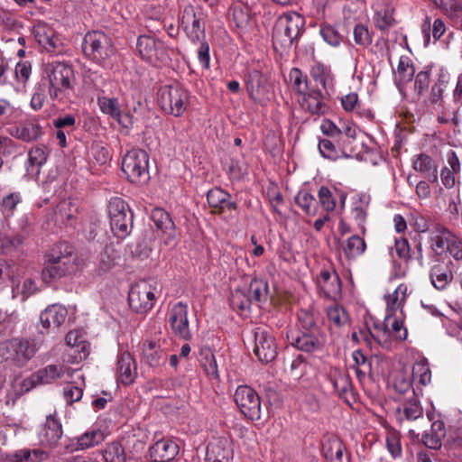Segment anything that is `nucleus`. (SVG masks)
Instances as JSON below:
<instances>
[{"mask_svg": "<svg viewBox=\"0 0 462 462\" xmlns=\"http://www.w3.org/2000/svg\"><path fill=\"white\" fill-rule=\"evenodd\" d=\"M79 260L73 247L65 243L55 245L47 255V263L42 271L45 282L70 275L78 272Z\"/></svg>", "mask_w": 462, "mask_h": 462, "instance_id": "1", "label": "nucleus"}, {"mask_svg": "<svg viewBox=\"0 0 462 462\" xmlns=\"http://www.w3.org/2000/svg\"><path fill=\"white\" fill-rule=\"evenodd\" d=\"M43 79L48 80L49 94L53 100L69 99L74 92V71L66 63H47L44 66Z\"/></svg>", "mask_w": 462, "mask_h": 462, "instance_id": "2", "label": "nucleus"}, {"mask_svg": "<svg viewBox=\"0 0 462 462\" xmlns=\"http://www.w3.org/2000/svg\"><path fill=\"white\" fill-rule=\"evenodd\" d=\"M304 25V17L296 12H288L280 15L273 30L274 48L289 49L303 32Z\"/></svg>", "mask_w": 462, "mask_h": 462, "instance_id": "3", "label": "nucleus"}, {"mask_svg": "<svg viewBox=\"0 0 462 462\" xmlns=\"http://www.w3.org/2000/svg\"><path fill=\"white\" fill-rule=\"evenodd\" d=\"M430 247L436 255L448 254L454 260H462V239L443 226L430 233Z\"/></svg>", "mask_w": 462, "mask_h": 462, "instance_id": "4", "label": "nucleus"}, {"mask_svg": "<svg viewBox=\"0 0 462 462\" xmlns=\"http://www.w3.org/2000/svg\"><path fill=\"white\" fill-rule=\"evenodd\" d=\"M84 54L97 64H102L115 52L112 40L100 31L88 32L82 42Z\"/></svg>", "mask_w": 462, "mask_h": 462, "instance_id": "5", "label": "nucleus"}, {"mask_svg": "<svg viewBox=\"0 0 462 462\" xmlns=\"http://www.w3.org/2000/svg\"><path fill=\"white\" fill-rule=\"evenodd\" d=\"M122 171L127 179L136 184H143L150 178L149 156L142 149H133L124 156Z\"/></svg>", "mask_w": 462, "mask_h": 462, "instance_id": "6", "label": "nucleus"}, {"mask_svg": "<svg viewBox=\"0 0 462 462\" xmlns=\"http://www.w3.org/2000/svg\"><path fill=\"white\" fill-rule=\"evenodd\" d=\"M111 230L118 238L126 237L132 230L134 217L125 200L113 198L108 204Z\"/></svg>", "mask_w": 462, "mask_h": 462, "instance_id": "7", "label": "nucleus"}, {"mask_svg": "<svg viewBox=\"0 0 462 462\" xmlns=\"http://www.w3.org/2000/svg\"><path fill=\"white\" fill-rule=\"evenodd\" d=\"M159 104L167 113L180 116L188 107L189 94L180 85L164 86L159 91Z\"/></svg>", "mask_w": 462, "mask_h": 462, "instance_id": "8", "label": "nucleus"}, {"mask_svg": "<svg viewBox=\"0 0 462 462\" xmlns=\"http://www.w3.org/2000/svg\"><path fill=\"white\" fill-rule=\"evenodd\" d=\"M37 352L35 344L26 339L14 338L0 343V356L22 366Z\"/></svg>", "mask_w": 462, "mask_h": 462, "instance_id": "9", "label": "nucleus"}, {"mask_svg": "<svg viewBox=\"0 0 462 462\" xmlns=\"http://www.w3.org/2000/svg\"><path fill=\"white\" fill-rule=\"evenodd\" d=\"M286 337L291 346L306 353L320 352L326 345V336L320 328L310 331L290 330Z\"/></svg>", "mask_w": 462, "mask_h": 462, "instance_id": "10", "label": "nucleus"}, {"mask_svg": "<svg viewBox=\"0 0 462 462\" xmlns=\"http://www.w3.org/2000/svg\"><path fill=\"white\" fill-rule=\"evenodd\" d=\"M159 292L156 285L147 281H140L129 291V304L136 312H146L152 308Z\"/></svg>", "mask_w": 462, "mask_h": 462, "instance_id": "11", "label": "nucleus"}, {"mask_svg": "<svg viewBox=\"0 0 462 462\" xmlns=\"http://www.w3.org/2000/svg\"><path fill=\"white\" fill-rule=\"evenodd\" d=\"M234 401L247 419L257 420L261 418V399L252 387L239 385L235 391Z\"/></svg>", "mask_w": 462, "mask_h": 462, "instance_id": "12", "label": "nucleus"}, {"mask_svg": "<svg viewBox=\"0 0 462 462\" xmlns=\"http://www.w3.org/2000/svg\"><path fill=\"white\" fill-rule=\"evenodd\" d=\"M136 47L142 59L153 65L163 62L168 58L163 42L152 36L141 35Z\"/></svg>", "mask_w": 462, "mask_h": 462, "instance_id": "13", "label": "nucleus"}, {"mask_svg": "<svg viewBox=\"0 0 462 462\" xmlns=\"http://www.w3.org/2000/svg\"><path fill=\"white\" fill-rule=\"evenodd\" d=\"M233 457V442L229 436L214 437L207 445L206 462H231Z\"/></svg>", "mask_w": 462, "mask_h": 462, "instance_id": "14", "label": "nucleus"}, {"mask_svg": "<svg viewBox=\"0 0 462 462\" xmlns=\"http://www.w3.org/2000/svg\"><path fill=\"white\" fill-rule=\"evenodd\" d=\"M254 353L262 362H271L276 356L274 337L266 330L257 328L254 333Z\"/></svg>", "mask_w": 462, "mask_h": 462, "instance_id": "15", "label": "nucleus"}, {"mask_svg": "<svg viewBox=\"0 0 462 462\" xmlns=\"http://www.w3.org/2000/svg\"><path fill=\"white\" fill-rule=\"evenodd\" d=\"M77 370L63 365H50L34 373L33 380L38 381L39 384L51 383L57 379L69 382Z\"/></svg>", "mask_w": 462, "mask_h": 462, "instance_id": "16", "label": "nucleus"}, {"mask_svg": "<svg viewBox=\"0 0 462 462\" xmlns=\"http://www.w3.org/2000/svg\"><path fill=\"white\" fill-rule=\"evenodd\" d=\"M169 322L175 334L183 339L190 338L188 321V307L181 302L175 304L169 313Z\"/></svg>", "mask_w": 462, "mask_h": 462, "instance_id": "17", "label": "nucleus"}, {"mask_svg": "<svg viewBox=\"0 0 462 462\" xmlns=\"http://www.w3.org/2000/svg\"><path fill=\"white\" fill-rule=\"evenodd\" d=\"M180 26L192 42L199 41L204 32V27L200 23V19L197 16L194 7L191 5H186L184 6L180 14Z\"/></svg>", "mask_w": 462, "mask_h": 462, "instance_id": "18", "label": "nucleus"}, {"mask_svg": "<svg viewBox=\"0 0 462 462\" xmlns=\"http://www.w3.org/2000/svg\"><path fill=\"white\" fill-rule=\"evenodd\" d=\"M97 105L103 114L116 119L122 126L128 128L132 125V117L127 114L122 113L116 97H98Z\"/></svg>", "mask_w": 462, "mask_h": 462, "instance_id": "19", "label": "nucleus"}, {"mask_svg": "<svg viewBox=\"0 0 462 462\" xmlns=\"http://www.w3.org/2000/svg\"><path fill=\"white\" fill-rule=\"evenodd\" d=\"M68 316L67 309L60 304L48 306L40 315V322L42 328L54 331L59 328Z\"/></svg>", "mask_w": 462, "mask_h": 462, "instance_id": "20", "label": "nucleus"}, {"mask_svg": "<svg viewBox=\"0 0 462 462\" xmlns=\"http://www.w3.org/2000/svg\"><path fill=\"white\" fill-rule=\"evenodd\" d=\"M170 351V343L166 340L146 341L143 347V357L151 366H158L161 363L165 362Z\"/></svg>", "mask_w": 462, "mask_h": 462, "instance_id": "21", "label": "nucleus"}, {"mask_svg": "<svg viewBox=\"0 0 462 462\" xmlns=\"http://www.w3.org/2000/svg\"><path fill=\"white\" fill-rule=\"evenodd\" d=\"M372 9L373 21L376 28L384 31L393 25V8L389 0H374Z\"/></svg>", "mask_w": 462, "mask_h": 462, "instance_id": "22", "label": "nucleus"}, {"mask_svg": "<svg viewBox=\"0 0 462 462\" xmlns=\"http://www.w3.org/2000/svg\"><path fill=\"white\" fill-rule=\"evenodd\" d=\"M408 285L405 283L399 284L392 293L384 296L386 303L385 315H396L401 317L405 315L403 307L409 295Z\"/></svg>", "mask_w": 462, "mask_h": 462, "instance_id": "23", "label": "nucleus"}, {"mask_svg": "<svg viewBox=\"0 0 462 462\" xmlns=\"http://www.w3.org/2000/svg\"><path fill=\"white\" fill-rule=\"evenodd\" d=\"M33 34L39 44L47 51H60L61 41L51 26L45 23H38L33 27Z\"/></svg>", "mask_w": 462, "mask_h": 462, "instance_id": "24", "label": "nucleus"}, {"mask_svg": "<svg viewBox=\"0 0 462 462\" xmlns=\"http://www.w3.org/2000/svg\"><path fill=\"white\" fill-rule=\"evenodd\" d=\"M65 342L72 351V353L69 354L72 356V363H79L88 355L89 345L85 340L84 335L80 330L75 329L69 331L65 337Z\"/></svg>", "mask_w": 462, "mask_h": 462, "instance_id": "25", "label": "nucleus"}, {"mask_svg": "<svg viewBox=\"0 0 462 462\" xmlns=\"http://www.w3.org/2000/svg\"><path fill=\"white\" fill-rule=\"evenodd\" d=\"M152 219L161 232L164 244L171 245L175 238V226L170 215L162 208H155L152 213Z\"/></svg>", "mask_w": 462, "mask_h": 462, "instance_id": "26", "label": "nucleus"}, {"mask_svg": "<svg viewBox=\"0 0 462 462\" xmlns=\"http://www.w3.org/2000/svg\"><path fill=\"white\" fill-rule=\"evenodd\" d=\"M353 339L356 341L364 340L368 345L371 344V340L374 339L383 347L390 346V330L383 324H374L373 328L367 330H360L359 333L353 334Z\"/></svg>", "mask_w": 462, "mask_h": 462, "instance_id": "27", "label": "nucleus"}, {"mask_svg": "<svg viewBox=\"0 0 462 462\" xmlns=\"http://www.w3.org/2000/svg\"><path fill=\"white\" fill-rule=\"evenodd\" d=\"M179 447L171 439L158 440L150 449L153 462H170L178 455Z\"/></svg>", "mask_w": 462, "mask_h": 462, "instance_id": "28", "label": "nucleus"}, {"mask_svg": "<svg viewBox=\"0 0 462 462\" xmlns=\"http://www.w3.org/2000/svg\"><path fill=\"white\" fill-rule=\"evenodd\" d=\"M317 285L327 297L336 298L340 294L341 283L334 271L322 270L317 276Z\"/></svg>", "mask_w": 462, "mask_h": 462, "instance_id": "29", "label": "nucleus"}, {"mask_svg": "<svg viewBox=\"0 0 462 462\" xmlns=\"http://www.w3.org/2000/svg\"><path fill=\"white\" fill-rule=\"evenodd\" d=\"M136 367L132 356L128 352L123 353L116 364V380L125 385L132 383L135 378Z\"/></svg>", "mask_w": 462, "mask_h": 462, "instance_id": "30", "label": "nucleus"}, {"mask_svg": "<svg viewBox=\"0 0 462 462\" xmlns=\"http://www.w3.org/2000/svg\"><path fill=\"white\" fill-rule=\"evenodd\" d=\"M230 195L219 188H215L208 191L207 199L210 208L216 213H223L226 210L232 211L236 209V204L229 200Z\"/></svg>", "mask_w": 462, "mask_h": 462, "instance_id": "31", "label": "nucleus"}, {"mask_svg": "<svg viewBox=\"0 0 462 462\" xmlns=\"http://www.w3.org/2000/svg\"><path fill=\"white\" fill-rule=\"evenodd\" d=\"M461 163L458 156L454 151L447 153V166L440 171V180L447 189L454 188L456 184V175L459 174Z\"/></svg>", "mask_w": 462, "mask_h": 462, "instance_id": "32", "label": "nucleus"}, {"mask_svg": "<svg viewBox=\"0 0 462 462\" xmlns=\"http://www.w3.org/2000/svg\"><path fill=\"white\" fill-rule=\"evenodd\" d=\"M246 89L249 97L254 102L262 103L267 97L268 88L265 79L258 71L249 74Z\"/></svg>", "mask_w": 462, "mask_h": 462, "instance_id": "33", "label": "nucleus"}, {"mask_svg": "<svg viewBox=\"0 0 462 462\" xmlns=\"http://www.w3.org/2000/svg\"><path fill=\"white\" fill-rule=\"evenodd\" d=\"M300 106L313 115L324 114L327 105L320 91H307L299 98Z\"/></svg>", "mask_w": 462, "mask_h": 462, "instance_id": "34", "label": "nucleus"}, {"mask_svg": "<svg viewBox=\"0 0 462 462\" xmlns=\"http://www.w3.org/2000/svg\"><path fill=\"white\" fill-rule=\"evenodd\" d=\"M344 450L342 441L336 437L328 438L322 444V452L328 462H347Z\"/></svg>", "mask_w": 462, "mask_h": 462, "instance_id": "35", "label": "nucleus"}, {"mask_svg": "<svg viewBox=\"0 0 462 462\" xmlns=\"http://www.w3.org/2000/svg\"><path fill=\"white\" fill-rule=\"evenodd\" d=\"M42 127L34 121L29 120L15 126L11 134L23 142H32L42 135Z\"/></svg>", "mask_w": 462, "mask_h": 462, "instance_id": "36", "label": "nucleus"}, {"mask_svg": "<svg viewBox=\"0 0 462 462\" xmlns=\"http://www.w3.org/2000/svg\"><path fill=\"white\" fill-rule=\"evenodd\" d=\"M61 436V424L53 416H48L45 425L40 433L42 443L52 446L58 442Z\"/></svg>", "mask_w": 462, "mask_h": 462, "instance_id": "37", "label": "nucleus"}, {"mask_svg": "<svg viewBox=\"0 0 462 462\" xmlns=\"http://www.w3.org/2000/svg\"><path fill=\"white\" fill-rule=\"evenodd\" d=\"M446 436L444 423L440 420L432 422L430 430L422 436L423 444L432 449H438L442 445V439Z\"/></svg>", "mask_w": 462, "mask_h": 462, "instance_id": "38", "label": "nucleus"}, {"mask_svg": "<svg viewBox=\"0 0 462 462\" xmlns=\"http://www.w3.org/2000/svg\"><path fill=\"white\" fill-rule=\"evenodd\" d=\"M310 76L317 83H319L325 90H328L334 86V76L331 69L320 62H316L310 69Z\"/></svg>", "mask_w": 462, "mask_h": 462, "instance_id": "39", "label": "nucleus"}, {"mask_svg": "<svg viewBox=\"0 0 462 462\" xmlns=\"http://www.w3.org/2000/svg\"><path fill=\"white\" fill-rule=\"evenodd\" d=\"M199 362L209 380H219L217 360L210 348H201L199 353Z\"/></svg>", "mask_w": 462, "mask_h": 462, "instance_id": "40", "label": "nucleus"}, {"mask_svg": "<svg viewBox=\"0 0 462 462\" xmlns=\"http://www.w3.org/2000/svg\"><path fill=\"white\" fill-rule=\"evenodd\" d=\"M405 315L401 317L396 315H385L384 327L390 330V337H393L396 340H405L408 336L406 328L403 326Z\"/></svg>", "mask_w": 462, "mask_h": 462, "instance_id": "41", "label": "nucleus"}, {"mask_svg": "<svg viewBox=\"0 0 462 462\" xmlns=\"http://www.w3.org/2000/svg\"><path fill=\"white\" fill-rule=\"evenodd\" d=\"M230 302L232 308L241 313L249 310L253 301L247 287L235 289L231 293Z\"/></svg>", "mask_w": 462, "mask_h": 462, "instance_id": "42", "label": "nucleus"}, {"mask_svg": "<svg viewBox=\"0 0 462 462\" xmlns=\"http://www.w3.org/2000/svg\"><path fill=\"white\" fill-rule=\"evenodd\" d=\"M105 438V433L100 429L87 431L78 438V448L79 449L89 448L103 442Z\"/></svg>", "mask_w": 462, "mask_h": 462, "instance_id": "43", "label": "nucleus"}, {"mask_svg": "<svg viewBox=\"0 0 462 462\" xmlns=\"http://www.w3.org/2000/svg\"><path fill=\"white\" fill-rule=\"evenodd\" d=\"M411 377L418 379L419 383L425 386L431 381V372L428 360L424 357L419 358L412 366Z\"/></svg>", "mask_w": 462, "mask_h": 462, "instance_id": "44", "label": "nucleus"}, {"mask_svg": "<svg viewBox=\"0 0 462 462\" xmlns=\"http://www.w3.org/2000/svg\"><path fill=\"white\" fill-rule=\"evenodd\" d=\"M393 386L399 393H410V396L415 394L412 389V377L408 371L398 372L393 378Z\"/></svg>", "mask_w": 462, "mask_h": 462, "instance_id": "45", "label": "nucleus"}, {"mask_svg": "<svg viewBox=\"0 0 462 462\" xmlns=\"http://www.w3.org/2000/svg\"><path fill=\"white\" fill-rule=\"evenodd\" d=\"M338 145L340 149H337L331 141L323 139L319 143V151L324 158L335 161L344 154L343 150L346 149V143L342 141Z\"/></svg>", "mask_w": 462, "mask_h": 462, "instance_id": "46", "label": "nucleus"}, {"mask_svg": "<svg viewBox=\"0 0 462 462\" xmlns=\"http://www.w3.org/2000/svg\"><path fill=\"white\" fill-rule=\"evenodd\" d=\"M247 291L253 302L265 301L268 295V283L263 279L254 278L251 280Z\"/></svg>", "mask_w": 462, "mask_h": 462, "instance_id": "47", "label": "nucleus"}, {"mask_svg": "<svg viewBox=\"0 0 462 462\" xmlns=\"http://www.w3.org/2000/svg\"><path fill=\"white\" fill-rule=\"evenodd\" d=\"M398 412H402L407 420H412L422 415V408L416 395L409 396L402 407L398 408Z\"/></svg>", "mask_w": 462, "mask_h": 462, "instance_id": "48", "label": "nucleus"}, {"mask_svg": "<svg viewBox=\"0 0 462 462\" xmlns=\"http://www.w3.org/2000/svg\"><path fill=\"white\" fill-rule=\"evenodd\" d=\"M366 248L365 242L359 236L355 235L346 240L343 250L346 255L349 258H354L361 255Z\"/></svg>", "mask_w": 462, "mask_h": 462, "instance_id": "49", "label": "nucleus"}, {"mask_svg": "<svg viewBox=\"0 0 462 462\" xmlns=\"http://www.w3.org/2000/svg\"><path fill=\"white\" fill-rule=\"evenodd\" d=\"M368 201L359 199L354 202L351 215L360 228L362 234L365 233V222L367 217Z\"/></svg>", "mask_w": 462, "mask_h": 462, "instance_id": "50", "label": "nucleus"}, {"mask_svg": "<svg viewBox=\"0 0 462 462\" xmlns=\"http://www.w3.org/2000/svg\"><path fill=\"white\" fill-rule=\"evenodd\" d=\"M453 275L450 272L443 270L439 265H435L430 271L432 285L438 290H443L452 281Z\"/></svg>", "mask_w": 462, "mask_h": 462, "instance_id": "51", "label": "nucleus"}, {"mask_svg": "<svg viewBox=\"0 0 462 462\" xmlns=\"http://www.w3.org/2000/svg\"><path fill=\"white\" fill-rule=\"evenodd\" d=\"M20 116V109L5 98H0V125L11 124Z\"/></svg>", "mask_w": 462, "mask_h": 462, "instance_id": "52", "label": "nucleus"}, {"mask_svg": "<svg viewBox=\"0 0 462 462\" xmlns=\"http://www.w3.org/2000/svg\"><path fill=\"white\" fill-rule=\"evenodd\" d=\"M415 171L432 176L433 181L437 180V169L431 157L426 154L419 155L413 163Z\"/></svg>", "mask_w": 462, "mask_h": 462, "instance_id": "53", "label": "nucleus"}, {"mask_svg": "<svg viewBox=\"0 0 462 462\" xmlns=\"http://www.w3.org/2000/svg\"><path fill=\"white\" fill-rule=\"evenodd\" d=\"M289 80L292 88L300 95L305 94L309 90L308 78L299 69L293 68L289 73Z\"/></svg>", "mask_w": 462, "mask_h": 462, "instance_id": "54", "label": "nucleus"}, {"mask_svg": "<svg viewBox=\"0 0 462 462\" xmlns=\"http://www.w3.org/2000/svg\"><path fill=\"white\" fill-rule=\"evenodd\" d=\"M295 201L299 207L302 208V210L310 215L314 216L317 212V203L315 198L306 190L300 191L296 198Z\"/></svg>", "mask_w": 462, "mask_h": 462, "instance_id": "55", "label": "nucleus"}, {"mask_svg": "<svg viewBox=\"0 0 462 462\" xmlns=\"http://www.w3.org/2000/svg\"><path fill=\"white\" fill-rule=\"evenodd\" d=\"M415 69L411 60L406 56H402L399 60L396 75L402 83L411 81L414 76Z\"/></svg>", "mask_w": 462, "mask_h": 462, "instance_id": "56", "label": "nucleus"}, {"mask_svg": "<svg viewBox=\"0 0 462 462\" xmlns=\"http://www.w3.org/2000/svg\"><path fill=\"white\" fill-rule=\"evenodd\" d=\"M232 17L236 27L245 28L250 21L249 9L243 3H236L232 7Z\"/></svg>", "mask_w": 462, "mask_h": 462, "instance_id": "57", "label": "nucleus"}, {"mask_svg": "<svg viewBox=\"0 0 462 462\" xmlns=\"http://www.w3.org/2000/svg\"><path fill=\"white\" fill-rule=\"evenodd\" d=\"M327 314L329 322L337 328L346 325L349 321L348 314L343 307L338 305L329 307Z\"/></svg>", "mask_w": 462, "mask_h": 462, "instance_id": "58", "label": "nucleus"}, {"mask_svg": "<svg viewBox=\"0 0 462 462\" xmlns=\"http://www.w3.org/2000/svg\"><path fill=\"white\" fill-rule=\"evenodd\" d=\"M104 459L106 462H125V453L121 446L117 442H113L107 445L104 451Z\"/></svg>", "mask_w": 462, "mask_h": 462, "instance_id": "59", "label": "nucleus"}, {"mask_svg": "<svg viewBox=\"0 0 462 462\" xmlns=\"http://www.w3.org/2000/svg\"><path fill=\"white\" fill-rule=\"evenodd\" d=\"M322 39L330 46L337 47L342 42L340 33L329 24H322L319 29Z\"/></svg>", "mask_w": 462, "mask_h": 462, "instance_id": "60", "label": "nucleus"}, {"mask_svg": "<svg viewBox=\"0 0 462 462\" xmlns=\"http://www.w3.org/2000/svg\"><path fill=\"white\" fill-rule=\"evenodd\" d=\"M32 75V64L28 60H22L16 63L14 68V77L19 84L23 87L30 79Z\"/></svg>", "mask_w": 462, "mask_h": 462, "instance_id": "61", "label": "nucleus"}, {"mask_svg": "<svg viewBox=\"0 0 462 462\" xmlns=\"http://www.w3.org/2000/svg\"><path fill=\"white\" fill-rule=\"evenodd\" d=\"M299 331H310V329L319 328L316 326L314 314L312 311L301 310L298 313Z\"/></svg>", "mask_w": 462, "mask_h": 462, "instance_id": "62", "label": "nucleus"}, {"mask_svg": "<svg viewBox=\"0 0 462 462\" xmlns=\"http://www.w3.org/2000/svg\"><path fill=\"white\" fill-rule=\"evenodd\" d=\"M355 42L363 47H368L372 43V36L366 26L358 23L353 31Z\"/></svg>", "mask_w": 462, "mask_h": 462, "instance_id": "63", "label": "nucleus"}, {"mask_svg": "<svg viewBox=\"0 0 462 462\" xmlns=\"http://www.w3.org/2000/svg\"><path fill=\"white\" fill-rule=\"evenodd\" d=\"M21 202V195L18 192L11 193L3 199L1 210L5 217H10L15 207Z\"/></svg>", "mask_w": 462, "mask_h": 462, "instance_id": "64", "label": "nucleus"}]
</instances>
